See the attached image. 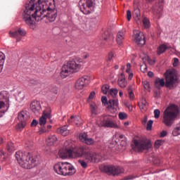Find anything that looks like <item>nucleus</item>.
<instances>
[{"instance_id": "0e129e2a", "label": "nucleus", "mask_w": 180, "mask_h": 180, "mask_svg": "<svg viewBox=\"0 0 180 180\" xmlns=\"http://www.w3.org/2000/svg\"><path fill=\"white\" fill-rule=\"evenodd\" d=\"M127 20L130 21V20L131 19V11H130V10H128L127 11Z\"/></svg>"}, {"instance_id": "ddd939ff", "label": "nucleus", "mask_w": 180, "mask_h": 180, "mask_svg": "<svg viewBox=\"0 0 180 180\" xmlns=\"http://www.w3.org/2000/svg\"><path fill=\"white\" fill-rule=\"evenodd\" d=\"M88 154H95V153L86 151L84 147H80L77 150H72V158H79L80 157L84 158Z\"/></svg>"}, {"instance_id": "4d7b16f0", "label": "nucleus", "mask_w": 180, "mask_h": 180, "mask_svg": "<svg viewBox=\"0 0 180 180\" xmlns=\"http://www.w3.org/2000/svg\"><path fill=\"white\" fill-rule=\"evenodd\" d=\"M153 161L155 165H160V164H161V160H160V158H154Z\"/></svg>"}, {"instance_id": "aec40b11", "label": "nucleus", "mask_w": 180, "mask_h": 180, "mask_svg": "<svg viewBox=\"0 0 180 180\" xmlns=\"http://www.w3.org/2000/svg\"><path fill=\"white\" fill-rule=\"evenodd\" d=\"M124 37H126V30L123 29L117 34L116 41L119 46L123 44Z\"/></svg>"}, {"instance_id": "3c124183", "label": "nucleus", "mask_w": 180, "mask_h": 180, "mask_svg": "<svg viewBox=\"0 0 180 180\" xmlns=\"http://www.w3.org/2000/svg\"><path fill=\"white\" fill-rule=\"evenodd\" d=\"M142 84L143 85V88L146 89V91H148L150 89V83H148L147 80H143L142 82Z\"/></svg>"}, {"instance_id": "79ce46f5", "label": "nucleus", "mask_w": 180, "mask_h": 180, "mask_svg": "<svg viewBox=\"0 0 180 180\" xmlns=\"http://www.w3.org/2000/svg\"><path fill=\"white\" fill-rule=\"evenodd\" d=\"M117 89H110L109 91V94L112 98H116V96H117Z\"/></svg>"}, {"instance_id": "de8ad7c7", "label": "nucleus", "mask_w": 180, "mask_h": 180, "mask_svg": "<svg viewBox=\"0 0 180 180\" xmlns=\"http://www.w3.org/2000/svg\"><path fill=\"white\" fill-rule=\"evenodd\" d=\"M165 141L163 140H157L155 142V148H160L162 144H164Z\"/></svg>"}, {"instance_id": "2f4dec72", "label": "nucleus", "mask_w": 180, "mask_h": 180, "mask_svg": "<svg viewBox=\"0 0 180 180\" xmlns=\"http://www.w3.org/2000/svg\"><path fill=\"white\" fill-rule=\"evenodd\" d=\"M141 58L143 63H148L150 65H153V64L155 63L154 60H152L151 58H150V56H148V55H144V56H142Z\"/></svg>"}, {"instance_id": "bf43d9fd", "label": "nucleus", "mask_w": 180, "mask_h": 180, "mask_svg": "<svg viewBox=\"0 0 180 180\" xmlns=\"http://www.w3.org/2000/svg\"><path fill=\"white\" fill-rule=\"evenodd\" d=\"M95 91H91L88 99H87V102H89V101H91V99H94L95 98Z\"/></svg>"}, {"instance_id": "cd10ccee", "label": "nucleus", "mask_w": 180, "mask_h": 180, "mask_svg": "<svg viewBox=\"0 0 180 180\" xmlns=\"http://www.w3.org/2000/svg\"><path fill=\"white\" fill-rule=\"evenodd\" d=\"M65 150H73L74 146L72 145V141L71 140H66L63 143V147L62 148Z\"/></svg>"}, {"instance_id": "864d4df0", "label": "nucleus", "mask_w": 180, "mask_h": 180, "mask_svg": "<svg viewBox=\"0 0 180 180\" xmlns=\"http://www.w3.org/2000/svg\"><path fill=\"white\" fill-rule=\"evenodd\" d=\"M51 93L53 94V95H57L58 94V87L57 86H53L51 89Z\"/></svg>"}, {"instance_id": "a878e982", "label": "nucleus", "mask_w": 180, "mask_h": 180, "mask_svg": "<svg viewBox=\"0 0 180 180\" xmlns=\"http://www.w3.org/2000/svg\"><path fill=\"white\" fill-rule=\"evenodd\" d=\"M168 49H169V46L163 44L158 48L157 53L158 54V56H160V54H162V53H165V51H167Z\"/></svg>"}, {"instance_id": "680f3d73", "label": "nucleus", "mask_w": 180, "mask_h": 180, "mask_svg": "<svg viewBox=\"0 0 180 180\" xmlns=\"http://www.w3.org/2000/svg\"><path fill=\"white\" fill-rule=\"evenodd\" d=\"M173 65L174 67H178V65H179V59H178V58H174Z\"/></svg>"}, {"instance_id": "bb28decb", "label": "nucleus", "mask_w": 180, "mask_h": 180, "mask_svg": "<svg viewBox=\"0 0 180 180\" xmlns=\"http://www.w3.org/2000/svg\"><path fill=\"white\" fill-rule=\"evenodd\" d=\"M58 133H59V134H61L62 136H65L70 134V130H68L67 126H63L58 129Z\"/></svg>"}, {"instance_id": "338daca9", "label": "nucleus", "mask_w": 180, "mask_h": 180, "mask_svg": "<svg viewBox=\"0 0 180 180\" xmlns=\"http://www.w3.org/2000/svg\"><path fill=\"white\" fill-rule=\"evenodd\" d=\"M125 105L127 106V108L129 109V112H132L133 111V105L130 103H126Z\"/></svg>"}, {"instance_id": "ea45409f", "label": "nucleus", "mask_w": 180, "mask_h": 180, "mask_svg": "<svg viewBox=\"0 0 180 180\" xmlns=\"http://www.w3.org/2000/svg\"><path fill=\"white\" fill-rule=\"evenodd\" d=\"M39 84V82L37 80L31 79L27 83H25V85H27V86H34Z\"/></svg>"}, {"instance_id": "f03ea898", "label": "nucleus", "mask_w": 180, "mask_h": 180, "mask_svg": "<svg viewBox=\"0 0 180 180\" xmlns=\"http://www.w3.org/2000/svg\"><path fill=\"white\" fill-rule=\"evenodd\" d=\"M165 80L164 78H156L155 80V86L158 89H161L163 86L169 88V89H174L178 86V76L174 70H167L165 73Z\"/></svg>"}, {"instance_id": "7c9ffc66", "label": "nucleus", "mask_w": 180, "mask_h": 180, "mask_svg": "<svg viewBox=\"0 0 180 180\" xmlns=\"http://www.w3.org/2000/svg\"><path fill=\"white\" fill-rule=\"evenodd\" d=\"M15 150H16V146H15V144L12 142H8L6 146V150L8 153H13Z\"/></svg>"}, {"instance_id": "9b49d317", "label": "nucleus", "mask_w": 180, "mask_h": 180, "mask_svg": "<svg viewBox=\"0 0 180 180\" xmlns=\"http://www.w3.org/2000/svg\"><path fill=\"white\" fill-rule=\"evenodd\" d=\"M101 102L103 105H108L107 108L111 113H116L117 112V106L119 105V100L117 98L111 99L108 102V98L102 96Z\"/></svg>"}, {"instance_id": "7ed1b4c3", "label": "nucleus", "mask_w": 180, "mask_h": 180, "mask_svg": "<svg viewBox=\"0 0 180 180\" xmlns=\"http://www.w3.org/2000/svg\"><path fill=\"white\" fill-rule=\"evenodd\" d=\"M15 157L20 167L25 169H32L37 164V157L34 156L30 153H24L19 150L15 153Z\"/></svg>"}, {"instance_id": "f257e3e1", "label": "nucleus", "mask_w": 180, "mask_h": 180, "mask_svg": "<svg viewBox=\"0 0 180 180\" xmlns=\"http://www.w3.org/2000/svg\"><path fill=\"white\" fill-rule=\"evenodd\" d=\"M54 8V0H30L25 4L23 20L30 27L33 26V20L40 22L46 18L48 22H54L57 11Z\"/></svg>"}, {"instance_id": "39448f33", "label": "nucleus", "mask_w": 180, "mask_h": 180, "mask_svg": "<svg viewBox=\"0 0 180 180\" xmlns=\"http://www.w3.org/2000/svg\"><path fill=\"white\" fill-rule=\"evenodd\" d=\"M179 115V108L175 104L169 105L163 112L162 123L167 126L171 127L174 124L175 119L178 117Z\"/></svg>"}, {"instance_id": "2eb2a0df", "label": "nucleus", "mask_w": 180, "mask_h": 180, "mask_svg": "<svg viewBox=\"0 0 180 180\" xmlns=\"http://www.w3.org/2000/svg\"><path fill=\"white\" fill-rule=\"evenodd\" d=\"M47 119H51V108H50L44 110L42 115L39 117V125L44 126L47 123Z\"/></svg>"}, {"instance_id": "473e14b6", "label": "nucleus", "mask_w": 180, "mask_h": 180, "mask_svg": "<svg viewBox=\"0 0 180 180\" xmlns=\"http://www.w3.org/2000/svg\"><path fill=\"white\" fill-rule=\"evenodd\" d=\"M131 65L130 63L127 64V69L126 72L128 74V79L131 80L133 79V72H131Z\"/></svg>"}, {"instance_id": "f3484780", "label": "nucleus", "mask_w": 180, "mask_h": 180, "mask_svg": "<svg viewBox=\"0 0 180 180\" xmlns=\"http://www.w3.org/2000/svg\"><path fill=\"white\" fill-rule=\"evenodd\" d=\"M58 156L62 160L72 158V150L62 148L58 152Z\"/></svg>"}, {"instance_id": "13d9d810", "label": "nucleus", "mask_w": 180, "mask_h": 180, "mask_svg": "<svg viewBox=\"0 0 180 180\" xmlns=\"http://www.w3.org/2000/svg\"><path fill=\"white\" fill-rule=\"evenodd\" d=\"M147 65L143 64L142 65H141V72L146 73L147 72Z\"/></svg>"}, {"instance_id": "6ab92c4d", "label": "nucleus", "mask_w": 180, "mask_h": 180, "mask_svg": "<svg viewBox=\"0 0 180 180\" xmlns=\"http://www.w3.org/2000/svg\"><path fill=\"white\" fill-rule=\"evenodd\" d=\"M30 109L35 113V115H39L41 110V105L40 104V101H32L30 104Z\"/></svg>"}, {"instance_id": "c85d7f7f", "label": "nucleus", "mask_w": 180, "mask_h": 180, "mask_svg": "<svg viewBox=\"0 0 180 180\" xmlns=\"http://www.w3.org/2000/svg\"><path fill=\"white\" fill-rule=\"evenodd\" d=\"M0 101H4L7 103L9 102V94L7 91L0 92Z\"/></svg>"}, {"instance_id": "5701e85b", "label": "nucleus", "mask_w": 180, "mask_h": 180, "mask_svg": "<svg viewBox=\"0 0 180 180\" xmlns=\"http://www.w3.org/2000/svg\"><path fill=\"white\" fill-rule=\"evenodd\" d=\"M74 123L76 124V126H81V124L82 123V119L79 116H71L70 118L68 120L69 123Z\"/></svg>"}, {"instance_id": "5fc2aeb1", "label": "nucleus", "mask_w": 180, "mask_h": 180, "mask_svg": "<svg viewBox=\"0 0 180 180\" xmlns=\"http://www.w3.org/2000/svg\"><path fill=\"white\" fill-rule=\"evenodd\" d=\"M5 153H4V150H0V162H4L5 161Z\"/></svg>"}, {"instance_id": "1a4fd4ad", "label": "nucleus", "mask_w": 180, "mask_h": 180, "mask_svg": "<svg viewBox=\"0 0 180 180\" xmlns=\"http://www.w3.org/2000/svg\"><path fill=\"white\" fill-rule=\"evenodd\" d=\"M101 159V155L99 153H87L84 160H79L78 162L85 169L88 168V164H91V162H99Z\"/></svg>"}, {"instance_id": "20e7f679", "label": "nucleus", "mask_w": 180, "mask_h": 180, "mask_svg": "<svg viewBox=\"0 0 180 180\" xmlns=\"http://www.w3.org/2000/svg\"><path fill=\"white\" fill-rule=\"evenodd\" d=\"M82 64H84V60L82 58H77L75 60L68 62L62 67L60 77L62 78H67V77L71 75V74L78 72V71L81 70Z\"/></svg>"}, {"instance_id": "774afa93", "label": "nucleus", "mask_w": 180, "mask_h": 180, "mask_svg": "<svg viewBox=\"0 0 180 180\" xmlns=\"http://www.w3.org/2000/svg\"><path fill=\"white\" fill-rule=\"evenodd\" d=\"M168 134V132H167V131H165V130H163V131H162L161 132H160V137H166V136Z\"/></svg>"}, {"instance_id": "9d476101", "label": "nucleus", "mask_w": 180, "mask_h": 180, "mask_svg": "<svg viewBox=\"0 0 180 180\" xmlns=\"http://www.w3.org/2000/svg\"><path fill=\"white\" fill-rule=\"evenodd\" d=\"M94 2L95 0H80L79 1V6L81 12L84 15H89L92 12Z\"/></svg>"}, {"instance_id": "6e6d98bb", "label": "nucleus", "mask_w": 180, "mask_h": 180, "mask_svg": "<svg viewBox=\"0 0 180 180\" xmlns=\"http://www.w3.org/2000/svg\"><path fill=\"white\" fill-rule=\"evenodd\" d=\"M160 115H161V112L158 109H155L154 110V117L155 119H158L160 117Z\"/></svg>"}, {"instance_id": "c756f323", "label": "nucleus", "mask_w": 180, "mask_h": 180, "mask_svg": "<svg viewBox=\"0 0 180 180\" xmlns=\"http://www.w3.org/2000/svg\"><path fill=\"white\" fill-rule=\"evenodd\" d=\"M5 63V53L0 52V74L4 70V64Z\"/></svg>"}, {"instance_id": "37998d69", "label": "nucleus", "mask_w": 180, "mask_h": 180, "mask_svg": "<svg viewBox=\"0 0 180 180\" xmlns=\"http://www.w3.org/2000/svg\"><path fill=\"white\" fill-rule=\"evenodd\" d=\"M25 93H19L17 96V101L18 102H23V101H25Z\"/></svg>"}, {"instance_id": "423d86ee", "label": "nucleus", "mask_w": 180, "mask_h": 180, "mask_svg": "<svg viewBox=\"0 0 180 180\" xmlns=\"http://www.w3.org/2000/svg\"><path fill=\"white\" fill-rule=\"evenodd\" d=\"M53 169L58 175L63 176H72L77 172L75 167L68 162H62L56 163Z\"/></svg>"}, {"instance_id": "69168bd1", "label": "nucleus", "mask_w": 180, "mask_h": 180, "mask_svg": "<svg viewBox=\"0 0 180 180\" xmlns=\"http://www.w3.org/2000/svg\"><path fill=\"white\" fill-rule=\"evenodd\" d=\"M37 124H39V122H37V120H33L31 123V127H36V126H37Z\"/></svg>"}, {"instance_id": "4be33fe9", "label": "nucleus", "mask_w": 180, "mask_h": 180, "mask_svg": "<svg viewBox=\"0 0 180 180\" xmlns=\"http://www.w3.org/2000/svg\"><path fill=\"white\" fill-rule=\"evenodd\" d=\"M57 141H58V139L56 135H51L48 137V139H46V143L50 147L53 146H56V144L57 143Z\"/></svg>"}, {"instance_id": "58836bf2", "label": "nucleus", "mask_w": 180, "mask_h": 180, "mask_svg": "<svg viewBox=\"0 0 180 180\" xmlns=\"http://www.w3.org/2000/svg\"><path fill=\"white\" fill-rule=\"evenodd\" d=\"M143 25L145 29H148V27H150V20L146 17L143 18Z\"/></svg>"}, {"instance_id": "a18cd8bd", "label": "nucleus", "mask_w": 180, "mask_h": 180, "mask_svg": "<svg viewBox=\"0 0 180 180\" xmlns=\"http://www.w3.org/2000/svg\"><path fill=\"white\" fill-rule=\"evenodd\" d=\"M9 34H10V37L16 38V37H18L19 32H18V30H15V31H10Z\"/></svg>"}, {"instance_id": "c03bdc74", "label": "nucleus", "mask_w": 180, "mask_h": 180, "mask_svg": "<svg viewBox=\"0 0 180 180\" xmlns=\"http://www.w3.org/2000/svg\"><path fill=\"white\" fill-rule=\"evenodd\" d=\"M25 127H26V122H20V123L17 124L16 129L18 130H23V129H25Z\"/></svg>"}, {"instance_id": "e433bc0d", "label": "nucleus", "mask_w": 180, "mask_h": 180, "mask_svg": "<svg viewBox=\"0 0 180 180\" xmlns=\"http://www.w3.org/2000/svg\"><path fill=\"white\" fill-rule=\"evenodd\" d=\"M172 135L174 136H180V122L177 124L176 127L173 129Z\"/></svg>"}, {"instance_id": "4468645a", "label": "nucleus", "mask_w": 180, "mask_h": 180, "mask_svg": "<svg viewBox=\"0 0 180 180\" xmlns=\"http://www.w3.org/2000/svg\"><path fill=\"white\" fill-rule=\"evenodd\" d=\"M133 38L138 46H144L146 44V37H144V34L139 30L134 31Z\"/></svg>"}, {"instance_id": "72a5a7b5", "label": "nucleus", "mask_w": 180, "mask_h": 180, "mask_svg": "<svg viewBox=\"0 0 180 180\" xmlns=\"http://www.w3.org/2000/svg\"><path fill=\"white\" fill-rule=\"evenodd\" d=\"M141 15L140 8H136L133 12V16L136 20H140V16Z\"/></svg>"}, {"instance_id": "603ef678", "label": "nucleus", "mask_w": 180, "mask_h": 180, "mask_svg": "<svg viewBox=\"0 0 180 180\" xmlns=\"http://www.w3.org/2000/svg\"><path fill=\"white\" fill-rule=\"evenodd\" d=\"M153 123H154V122L151 120H150L148 122L147 127H146V130L150 131V130H151V129H153Z\"/></svg>"}, {"instance_id": "6e6552de", "label": "nucleus", "mask_w": 180, "mask_h": 180, "mask_svg": "<svg viewBox=\"0 0 180 180\" xmlns=\"http://www.w3.org/2000/svg\"><path fill=\"white\" fill-rule=\"evenodd\" d=\"M97 123L102 127H108L110 129H117V122L112 117L104 115L97 118Z\"/></svg>"}, {"instance_id": "8fccbe9b", "label": "nucleus", "mask_w": 180, "mask_h": 180, "mask_svg": "<svg viewBox=\"0 0 180 180\" xmlns=\"http://www.w3.org/2000/svg\"><path fill=\"white\" fill-rule=\"evenodd\" d=\"M18 36H22V37L26 36V30L22 28H18Z\"/></svg>"}, {"instance_id": "412c9836", "label": "nucleus", "mask_w": 180, "mask_h": 180, "mask_svg": "<svg viewBox=\"0 0 180 180\" xmlns=\"http://www.w3.org/2000/svg\"><path fill=\"white\" fill-rule=\"evenodd\" d=\"M117 84L120 88L124 89L127 86V80H126V77L124 74L121 73L120 76L118 77Z\"/></svg>"}, {"instance_id": "f704fd0d", "label": "nucleus", "mask_w": 180, "mask_h": 180, "mask_svg": "<svg viewBox=\"0 0 180 180\" xmlns=\"http://www.w3.org/2000/svg\"><path fill=\"white\" fill-rule=\"evenodd\" d=\"M162 14V8L159 7L158 9L154 8L153 15H155V16H156L158 19H159V18H161Z\"/></svg>"}, {"instance_id": "dca6fc26", "label": "nucleus", "mask_w": 180, "mask_h": 180, "mask_svg": "<svg viewBox=\"0 0 180 180\" xmlns=\"http://www.w3.org/2000/svg\"><path fill=\"white\" fill-rule=\"evenodd\" d=\"M88 84H89V77L83 76L77 80L75 83V88L78 90L84 89Z\"/></svg>"}, {"instance_id": "e2e57ef3", "label": "nucleus", "mask_w": 180, "mask_h": 180, "mask_svg": "<svg viewBox=\"0 0 180 180\" xmlns=\"http://www.w3.org/2000/svg\"><path fill=\"white\" fill-rule=\"evenodd\" d=\"M113 57H115V53L113 52H110L108 54V61H112Z\"/></svg>"}, {"instance_id": "f8f14e48", "label": "nucleus", "mask_w": 180, "mask_h": 180, "mask_svg": "<svg viewBox=\"0 0 180 180\" xmlns=\"http://www.w3.org/2000/svg\"><path fill=\"white\" fill-rule=\"evenodd\" d=\"M134 143L135 146L134 149L135 151H138L139 153L144 151V150H150L153 147L151 143L146 140H134Z\"/></svg>"}, {"instance_id": "052dcab7", "label": "nucleus", "mask_w": 180, "mask_h": 180, "mask_svg": "<svg viewBox=\"0 0 180 180\" xmlns=\"http://www.w3.org/2000/svg\"><path fill=\"white\" fill-rule=\"evenodd\" d=\"M128 95L130 101H134L135 96H134V93L133 91H129L128 93Z\"/></svg>"}, {"instance_id": "c9c22d12", "label": "nucleus", "mask_w": 180, "mask_h": 180, "mask_svg": "<svg viewBox=\"0 0 180 180\" xmlns=\"http://www.w3.org/2000/svg\"><path fill=\"white\" fill-rule=\"evenodd\" d=\"M90 109L91 115H98V106H96L95 103H91L90 104Z\"/></svg>"}, {"instance_id": "4c0bfd02", "label": "nucleus", "mask_w": 180, "mask_h": 180, "mask_svg": "<svg viewBox=\"0 0 180 180\" xmlns=\"http://www.w3.org/2000/svg\"><path fill=\"white\" fill-rule=\"evenodd\" d=\"M119 139L120 142V145L125 147V146H127V142L126 141V138L124 137V135L121 134L119 136Z\"/></svg>"}, {"instance_id": "49530a36", "label": "nucleus", "mask_w": 180, "mask_h": 180, "mask_svg": "<svg viewBox=\"0 0 180 180\" xmlns=\"http://www.w3.org/2000/svg\"><path fill=\"white\" fill-rule=\"evenodd\" d=\"M109 37H110V32H109V31H105L102 34L103 40H108Z\"/></svg>"}, {"instance_id": "393cba45", "label": "nucleus", "mask_w": 180, "mask_h": 180, "mask_svg": "<svg viewBox=\"0 0 180 180\" xmlns=\"http://www.w3.org/2000/svg\"><path fill=\"white\" fill-rule=\"evenodd\" d=\"M29 119V116H27V114L24 112L22 111L20 113H18V120L21 122H24L26 123V120H27Z\"/></svg>"}, {"instance_id": "a19ab883", "label": "nucleus", "mask_w": 180, "mask_h": 180, "mask_svg": "<svg viewBox=\"0 0 180 180\" xmlns=\"http://www.w3.org/2000/svg\"><path fill=\"white\" fill-rule=\"evenodd\" d=\"M129 116L127 115V113L126 112H120L118 114V117L120 119V120H126V119H127Z\"/></svg>"}, {"instance_id": "b1692460", "label": "nucleus", "mask_w": 180, "mask_h": 180, "mask_svg": "<svg viewBox=\"0 0 180 180\" xmlns=\"http://www.w3.org/2000/svg\"><path fill=\"white\" fill-rule=\"evenodd\" d=\"M139 106L141 112H146V110H147V108L148 107V103H147V101H146V99L142 98L139 103Z\"/></svg>"}, {"instance_id": "0eeeda50", "label": "nucleus", "mask_w": 180, "mask_h": 180, "mask_svg": "<svg viewBox=\"0 0 180 180\" xmlns=\"http://www.w3.org/2000/svg\"><path fill=\"white\" fill-rule=\"evenodd\" d=\"M99 169L101 172H105L108 175H112V176H119V175L124 174V168L122 166L101 165L99 166Z\"/></svg>"}, {"instance_id": "a211bd4d", "label": "nucleus", "mask_w": 180, "mask_h": 180, "mask_svg": "<svg viewBox=\"0 0 180 180\" xmlns=\"http://www.w3.org/2000/svg\"><path fill=\"white\" fill-rule=\"evenodd\" d=\"M79 139L87 146H92L95 143V141L92 138H89L88 134L85 132L80 134Z\"/></svg>"}, {"instance_id": "09e8293b", "label": "nucleus", "mask_w": 180, "mask_h": 180, "mask_svg": "<svg viewBox=\"0 0 180 180\" xmlns=\"http://www.w3.org/2000/svg\"><path fill=\"white\" fill-rule=\"evenodd\" d=\"M101 91L103 94H104V95H106V94H108V92L109 91V85H103L101 88Z\"/></svg>"}]
</instances>
